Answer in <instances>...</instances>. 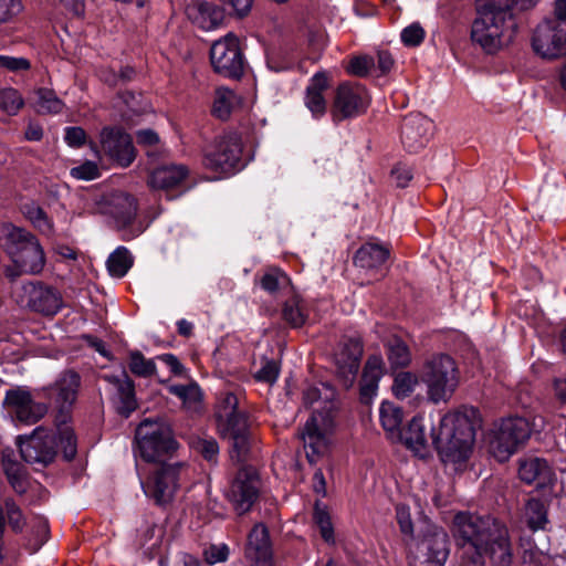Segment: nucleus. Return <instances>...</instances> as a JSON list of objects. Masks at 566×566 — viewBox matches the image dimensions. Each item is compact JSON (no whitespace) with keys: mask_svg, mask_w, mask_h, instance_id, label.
I'll return each mask as SVG.
<instances>
[{"mask_svg":"<svg viewBox=\"0 0 566 566\" xmlns=\"http://www.w3.org/2000/svg\"><path fill=\"white\" fill-rule=\"evenodd\" d=\"M453 536L457 544L472 547L492 566H511L514 559L509 530L491 516L460 512L453 518Z\"/></svg>","mask_w":566,"mask_h":566,"instance_id":"1","label":"nucleus"},{"mask_svg":"<svg viewBox=\"0 0 566 566\" xmlns=\"http://www.w3.org/2000/svg\"><path fill=\"white\" fill-rule=\"evenodd\" d=\"M481 427L479 410L463 406L443 415L431 428V439L441 461L458 467L473 452L476 429Z\"/></svg>","mask_w":566,"mask_h":566,"instance_id":"2","label":"nucleus"},{"mask_svg":"<svg viewBox=\"0 0 566 566\" xmlns=\"http://www.w3.org/2000/svg\"><path fill=\"white\" fill-rule=\"evenodd\" d=\"M509 0H478V18L471 38L486 53L509 45L516 33V21Z\"/></svg>","mask_w":566,"mask_h":566,"instance_id":"3","label":"nucleus"},{"mask_svg":"<svg viewBox=\"0 0 566 566\" xmlns=\"http://www.w3.org/2000/svg\"><path fill=\"white\" fill-rule=\"evenodd\" d=\"M135 455L147 463H164L179 449L172 428L164 420L145 419L135 431Z\"/></svg>","mask_w":566,"mask_h":566,"instance_id":"4","label":"nucleus"},{"mask_svg":"<svg viewBox=\"0 0 566 566\" xmlns=\"http://www.w3.org/2000/svg\"><path fill=\"white\" fill-rule=\"evenodd\" d=\"M7 237L11 245L9 253L14 264L8 268L6 274L10 279H15L20 274H38L45 264V256L38 239L30 232L10 227L7 229Z\"/></svg>","mask_w":566,"mask_h":566,"instance_id":"5","label":"nucleus"},{"mask_svg":"<svg viewBox=\"0 0 566 566\" xmlns=\"http://www.w3.org/2000/svg\"><path fill=\"white\" fill-rule=\"evenodd\" d=\"M420 377L427 385L429 399L434 403L447 402L459 385V371L455 361L444 354L429 358L423 364Z\"/></svg>","mask_w":566,"mask_h":566,"instance_id":"6","label":"nucleus"},{"mask_svg":"<svg viewBox=\"0 0 566 566\" xmlns=\"http://www.w3.org/2000/svg\"><path fill=\"white\" fill-rule=\"evenodd\" d=\"M531 437L530 422L523 417H509L494 423L490 432V453L500 462L509 460Z\"/></svg>","mask_w":566,"mask_h":566,"instance_id":"7","label":"nucleus"},{"mask_svg":"<svg viewBox=\"0 0 566 566\" xmlns=\"http://www.w3.org/2000/svg\"><path fill=\"white\" fill-rule=\"evenodd\" d=\"M241 136L231 132L214 139L203 151L202 164L217 174H233L242 167Z\"/></svg>","mask_w":566,"mask_h":566,"instance_id":"8","label":"nucleus"},{"mask_svg":"<svg viewBox=\"0 0 566 566\" xmlns=\"http://www.w3.org/2000/svg\"><path fill=\"white\" fill-rule=\"evenodd\" d=\"M333 427L331 410L324 412L314 410L306 421L301 439L310 463H315L327 451Z\"/></svg>","mask_w":566,"mask_h":566,"instance_id":"9","label":"nucleus"},{"mask_svg":"<svg viewBox=\"0 0 566 566\" xmlns=\"http://www.w3.org/2000/svg\"><path fill=\"white\" fill-rule=\"evenodd\" d=\"M370 104L366 87L359 83L344 82L335 91L331 116L335 123L364 114Z\"/></svg>","mask_w":566,"mask_h":566,"instance_id":"10","label":"nucleus"},{"mask_svg":"<svg viewBox=\"0 0 566 566\" xmlns=\"http://www.w3.org/2000/svg\"><path fill=\"white\" fill-rule=\"evenodd\" d=\"M96 156L102 158L101 153L120 167H128L136 158V149L133 138L122 127L106 126L99 133V149L91 144Z\"/></svg>","mask_w":566,"mask_h":566,"instance_id":"11","label":"nucleus"},{"mask_svg":"<svg viewBox=\"0 0 566 566\" xmlns=\"http://www.w3.org/2000/svg\"><path fill=\"white\" fill-rule=\"evenodd\" d=\"M184 463L161 464L157 467L146 479L140 481L146 496L153 499L156 504L169 503L179 488V479Z\"/></svg>","mask_w":566,"mask_h":566,"instance_id":"12","label":"nucleus"},{"mask_svg":"<svg viewBox=\"0 0 566 566\" xmlns=\"http://www.w3.org/2000/svg\"><path fill=\"white\" fill-rule=\"evenodd\" d=\"M213 70L224 77L239 78L243 74L244 59L238 36L230 32L216 41L210 49Z\"/></svg>","mask_w":566,"mask_h":566,"instance_id":"13","label":"nucleus"},{"mask_svg":"<svg viewBox=\"0 0 566 566\" xmlns=\"http://www.w3.org/2000/svg\"><path fill=\"white\" fill-rule=\"evenodd\" d=\"M3 406L14 422L27 426L36 423L48 412V406L35 401L31 391L25 387L7 390Z\"/></svg>","mask_w":566,"mask_h":566,"instance_id":"14","label":"nucleus"},{"mask_svg":"<svg viewBox=\"0 0 566 566\" xmlns=\"http://www.w3.org/2000/svg\"><path fill=\"white\" fill-rule=\"evenodd\" d=\"M17 444L22 459L28 463H51L57 453L55 432L38 427L31 436H19Z\"/></svg>","mask_w":566,"mask_h":566,"instance_id":"15","label":"nucleus"},{"mask_svg":"<svg viewBox=\"0 0 566 566\" xmlns=\"http://www.w3.org/2000/svg\"><path fill=\"white\" fill-rule=\"evenodd\" d=\"M260 488V478L254 468L242 467L238 470L231 481L227 497L239 515L251 510L259 499Z\"/></svg>","mask_w":566,"mask_h":566,"instance_id":"16","label":"nucleus"},{"mask_svg":"<svg viewBox=\"0 0 566 566\" xmlns=\"http://www.w3.org/2000/svg\"><path fill=\"white\" fill-rule=\"evenodd\" d=\"M536 54L554 60L566 54V22L546 20L537 25L532 38Z\"/></svg>","mask_w":566,"mask_h":566,"instance_id":"17","label":"nucleus"},{"mask_svg":"<svg viewBox=\"0 0 566 566\" xmlns=\"http://www.w3.org/2000/svg\"><path fill=\"white\" fill-rule=\"evenodd\" d=\"M221 436L231 444V458L238 462L247 459L252 436L247 410L218 421Z\"/></svg>","mask_w":566,"mask_h":566,"instance_id":"18","label":"nucleus"},{"mask_svg":"<svg viewBox=\"0 0 566 566\" xmlns=\"http://www.w3.org/2000/svg\"><path fill=\"white\" fill-rule=\"evenodd\" d=\"M432 122L420 113L407 115L401 124V143L409 153H417L429 142Z\"/></svg>","mask_w":566,"mask_h":566,"instance_id":"19","label":"nucleus"},{"mask_svg":"<svg viewBox=\"0 0 566 566\" xmlns=\"http://www.w3.org/2000/svg\"><path fill=\"white\" fill-rule=\"evenodd\" d=\"M244 560V566H273L272 545L264 524H255L249 533Z\"/></svg>","mask_w":566,"mask_h":566,"instance_id":"20","label":"nucleus"},{"mask_svg":"<svg viewBox=\"0 0 566 566\" xmlns=\"http://www.w3.org/2000/svg\"><path fill=\"white\" fill-rule=\"evenodd\" d=\"M80 385L81 377L77 373L64 371L52 386L45 389L46 397L61 413H66L76 400Z\"/></svg>","mask_w":566,"mask_h":566,"instance_id":"21","label":"nucleus"},{"mask_svg":"<svg viewBox=\"0 0 566 566\" xmlns=\"http://www.w3.org/2000/svg\"><path fill=\"white\" fill-rule=\"evenodd\" d=\"M28 295L27 305L34 312L45 316L56 315L63 307L61 293L41 283H30L23 286Z\"/></svg>","mask_w":566,"mask_h":566,"instance_id":"22","label":"nucleus"},{"mask_svg":"<svg viewBox=\"0 0 566 566\" xmlns=\"http://www.w3.org/2000/svg\"><path fill=\"white\" fill-rule=\"evenodd\" d=\"M363 350L359 337H348L342 342L339 350L335 354L338 374L344 378L346 387L352 386L356 378Z\"/></svg>","mask_w":566,"mask_h":566,"instance_id":"23","label":"nucleus"},{"mask_svg":"<svg viewBox=\"0 0 566 566\" xmlns=\"http://www.w3.org/2000/svg\"><path fill=\"white\" fill-rule=\"evenodd\" d=\"M427 566H443L449 556V537L441 527L430 526L419 543Z\"/></svg>","mask_w":566,"mask_h":566,"instance_id":"24","label":"nucleus"},{"mask_svg":"<svg viewBox=\"0 0 566 566\" xmlns=\"http://www.w3.org/2000/svg\"><path fill=\"white\" fill-rule=\"evenodd\" d=\"M518 478L526 484L546 488L555 482V473L549 463L537 457H527L518 462Z\"/></svg>","mask_w":566,"mask_h":566,"instance_id":"25","label":"nucleus"},{"mask_svg":"<svg viewBox=\"0 0 566 566\" xmlns=\"http://www.w3.org/2000/svg\"><path fill=\"white\" fill-rule=\"evenodd\" d=\"M189 170L185 165H164L155 168L148 178V185L154 189L169 191L179 189L188 177Z\"/></svg>","mask_w":566,"mask_h":566,"instance_id":"26","label":"nucleus"},{"mask_svg":"<svg viewBox=\"0 0 566 566\" xmlns=\"http://www.w3.org/2000/svg\"><path fill=\"white\" fill-rule=\"evenodd\" d=\"M328 85L327 74L318 72L312 76L306 86L304 104L315 118H321L326 113L327 103L324 92L328 88Z\"/></svg>","mask_w":566,"mask_h":566,"instance_id":"27","label":"nucleus"},{"mask_svg":"<svg viewBox=\"0 0 566 566\" xmlns=\"http://www.w3.org/2000/svg\"><path fill=\"white\" fill-rule=\"evenodd\" d=\"M389 255V245L377 242H366L356 251L354 264L366 271L380 272Z\"/></svg>","mask_w":566,"mask_h":566,"instance_id":"28","label":"nucleus"},{"mask_svg":"<svg viewBox=\"0 0 566 566\" xmlns=\"http://www.w3.org/2000/svg\"><path fill=\"white\" fill-rule=\"evenodd\" d=\"M108 213L114 219L116 227L124 229L130 226L136 218L137 201L128 193H115L109 201Z\"/></svg>","mask_w":566,"mask_h":566,"instance_id":"29","label":"nucleus"},{"mask_svg":"<svg viewBox=\"0 0 566 566\" xmlns=\"http://www.w3.org/2000/svg\"><path fill=\"white\" fill-rule=\"evenodd\" d=\"M189 17L202 30H211L219 27L224 19V10L208 1H197L188 11Z\"/></svg>","mask_w":566,"mask_h":566,"instance_id":"30","label":"nucleus"},{"mask_svg":"<svg viewBox=\"0 0 566 566\" xmlns=\"http://www.w3.org/2000/svg\"><path fill=\"white\" fill-rule=\"evenodd\" d=\"M382 376V360L378 356L367 359L360 380V401L369 403L376 396L378 382Z\"/></svg>","mask_w":566,"mask_h":566,"instance_id":"31","label":"nucleus"},{"mask_svg":"<svg viewBox=\"0 0 566 566\" xmlns=\"http://www.w3.org/2000/svg\"><path fill=\"white\" fill-rule=\"evenodd\" d=\"M397 438L419 457H426L428 444L422 417H413L408 427Z\"/></svg>","mask_w":566,"mask_h":566,"instance_id":"32","label":"nucleus"},{"mask_svg":"<svg viewBox=\"0 0 566 566\" xmlns=\"http://www.w3.org/2000/svg\"><path fill=\"white\" fill-rule=\"evenodd\" d=\"M114 384L117 389V412L127 418L137 409L134 381L127 376V374H124L123 378H116Z\"/></svg>","mask_w":566,"mask_h":566,"instance_id":"33","label":"nucleus"},{"mask_svg":"<svg viewBox=\"0 0 566 566\" xmlns=\"http://www.w3.org/2000/svg\"><path fill=\"white\" fill-rule=\"evenodd\" d=\"M380 422L384 430L390 438H397L401 432V423L403 419L402 409L394 402L384 401L379 409Z\"/></svg>","mask_w":566,"mask_h":566,"instance_id":"34","label":"nucleus"},{"mask_svg":"<svg viewBox=\"0 0 566 566\" xmlns=\"http://www.w3.org/2000/svg\"><path fill=\"white\" fill-rule=\"evenodd\" d=\"M524 516L530 530H545L548 524V505L539 499H530L525 505Z\"/></svg>","mask_w":566,"mask_h":566,"instance_id":"35","label":"nucleus"},{"mask_svg":"<svg viewBox=\"0 0 566 566\" xmlns=\"http://www.w3.org/2000/svg\"><path fill=\"white\" fill-rule=\"evenodd\" d=\"M133 256L127 248L118 247L106 261L107 270L114 277H123L133 266Z\"/></svg>","mask_w":566,"mask_h":566,"instance_id":"36","label":"nucleus"},{"mask_svg":"<svg viewBox=\"0 0 566 566\" xmlns=\"http://www.w3.org/2000/svg\"><path fill=\"white\" fill-rule=\"evenodd\" d=\"M169 392L178 397L187 409L197 410L200 407L202 394L196 382L172 385Z\"/></svg>","mask_w":566,"mask_h":566,"instance_id":"37","label":"nucleus"},{"mask_svg":"<svg viewBox=\"0 0 566 566\" xmlns=\"http://www.w3.org/2000/svg\"><path fill=\"white\" fill-rule=\"evenodd\" d=\"M35 111L39 114H59L64 107V103L56 94L49 88H39L35 93Z\"/></svg>","mask_w":566,"mask_h":566,"instance_id":"38","label":"nucleus"},{"mask_svg":"<svg viewBox=\"0 0 566 566\" xmlns=\"http://www.w3.org/2000/svg\"><path fill=\"white\" fill-rule=\"evenodd\" d=\"M282 316L292 327H301L307 318L304 302L297 296L289 298L283 305Z\"/></svg>","mask_w":566,"mask_h":566,"instance_id":"39","label":"nucleus"},{"mask_svg":"<svg viewBox=\"0 0 566 566\" xmlns=\"http://www.w3.org/2000/svg\"><path fill=\"white\" fill-rule=\"evenodd\" d=\"M387 356L392 367H406L411 361L409 347L400 338L394 337L387 343Z\"/></svg>","mask_w":566,"mask_h":566,"instance_id":"40","label":"nucleus"},{"mask_svg":"<svg viewBox=\"0 0 566 566\" xmlns=\"http://www.w3.org/2000/svg\"><path fill=\"white\" fill-rule=\"evenodd\" d=\"M128 356V368L133 375L149 378L156 374L157 367L154 359H147L139 350H132Z\"/></svg>","mask_w":566,"mask_h":566,"instance_id":"41","label":"nucleus"},{"mask_svg":"<svg viewBox=\"0 0 566 566\" xmlns=\"http://www.w3.org/2000/svg\"><path fill=\"white\" fill-rule=\"evenodd\" d=\"M234 101V93L226 87L216 90L212 114L214 117L226 120L229 118Z\"/></svg>","mask_w":566,"mask_h":566,"instance_id":"42","label":"nucleus"},{"mask_svg":"<svg viewBox=\"0 0 566 566\" xmlns=\"http://www.w3.org/2000/svg\"><path fill=\"white\" fill-rule=\"evenodd\" d=\"M2 506L9 527L14 533H21L27 524V518L21 507L11 497H6L2 502Z\"/></svg>","mask_w":566,"mask_h":566,"instance_id":"43","label":"nucleus"},{"mask_svg":"<svg viewBox=\"0 0 566 566\" xmlns=\"http://www.w3.org/2000/svg\"><path fill=\"white\" fill-rule=\"evenodd\" d=\"M243 411H245V409L241 406L239 395L230 391L224 392L219 399L217 420L220 421Z\"/></svg>","mask_w":566,"mask_h":566,"instance_id":"44","label":"nucleus"},{"mask_svg":"<svg viewBox=\"0 0 566 566\" xmlns=\"http://www.w3.org/2000/svg\"><path fill=\"white\" fill-rule=\"evenodd\" d=\"M56 443L57 450H61L63 457L66 461H71L76 455V438L74 431L71 427H60L57 428Z\"/></svg>","mask_w":566,"mask_h":566,"instance_id":"45","label":"nucleus"},{"mask_svg":"<svg viewBox=\"0 0 566 566\" xmlns=\"http://www.w3.org/2000/svg\"><path fill=\"white\" fill-rule=\"evenodd\" d=\"M3 469L12 489L19 494L25 493L27 480L22 465L11 460H4Z\"/></svg>","mask_w":566,"mask_h":566,"instance_id":"46","label":"nucleus"},{"mask_svg":"<svg viewBox=\"0 0 566 566\" xmlns=\"http://www.w3.org/2000/svg\"><path fill=\"white\" fill-rule=\"evenodd\" d=\"M24 99L18 90L6 87L0 90V111L13 116L23 107Z\"/></svg>","mask_w":566,"mask_h":566,"instance_id":"47","label":"nucleus"},{"mask_svg":"<svg viewBox=\"0 0 566 566\" xmlns=\"http://www.w3.org/2000/svg\"><path fill=\"white\" fill-rule=\"evenodd\" d=\"M289 282V276L277 268L269 269L260 279L261 287L271 294L287 285Z\"/></svg>","mask_w":566,"mask_h":566,"instance_id":"48","label":"nucleus"},{"mask_svg":"<svg viewBox=\"0 0 566 566\" xmlns=\"http://www.w3.org/2000/svg\"><path fill=\"white\" fill-rule=\"evenodd\" d=\"M418 384V377L410 371H400L395 376L392 391L397 398L408 397Z\"/></svg>","mask_w":566,"mask_h":566,"instance_id":"49","label":"nucleus"},{"mask_svg":"<svg viewBox=\"0 0 566 566\" xmlns=\"http://www.w3.org/2000/svg\"><path fill=\"white\" fill-rule=\"evenodd\" d=\"M375 59L371 55H357L349 59L345 70L348 74L365 77L375 67Z\"/></svg>","mask_w":566,"mask_h":566,"instance_id":"50","label":"nucleus"},{"mask_svg":"<svg viewBox=\"0 0 566 566\" xmlns=\"http://www.w3.org/2000/svg\"><path fill=\"white\" fill-rule=\"evenodd\" d=\"M314 521L319 528L321 535L325 542L329 543L334 541V528L331 520V515L326 509L321 507L318 504L314 509Z\"/></svg>","mask_w":566,"mask_h":566,"instance_id":"51","label":"nucleus"},{"mask_svg":"<svg viewBox=\"0 0 566 566\" xmlns=\"http://www.w3.org/2000/svg\"><path fill=\"white\" fill-rule=\"evenodd\" d=\"M426 36V32L420 23L415 22L406 27L400 34L401 41L406 46L415 48L420 45Z\"/></svg>","mask_w":566,"mask_h":566,"instance_id":"52","label":"nucleus"},{"mask_svg":"<svg viewBox=\"0 0 566 566\" xmlns=\"http://www.w3.org/2000/svg\"><path fill=\"white\" fill-rule=\"evenodd\" d=\"M22 10V0H0V24L12 21Z\"/></svg>","mask_w":566,"mask_h":566,"instance_id":"53","label":"nucleus"},{"mask_svg":"<svg viewBox=\"0 0 566 566\" xmlns=\"http://www.w3.org/2000/svg\"><path fill=\"white\" fill-rule=\"evenodd\" d=\"M193 448L207 461L216 462L219 454V446L214 439H199L193 443Z\"/></svg>","mask_w":566,"mask_h":566,"instance_id":"54","label":"nucleus"},{"mask_svg":"<svg viewBox=\"0 0 566 566\" xmlns=\"http://www.w3.org/2000/svg\"><path fill=\"white\" fill-rule=\"evenodd\" d=\"M25 213L30 221L42 232L51 231L52 224L42 208L32 206L28 208Z\"/></svg>","mask_w":566,"mask_h":566,"instance_id":"55","label":"nucleus"},{"mask_svg":"<svg viewBox=\"0 0 566 566\" xmlns=\"http://www.w3.org/2000/svg\"><path fill=\"white\" fill-rule=\"evenodd\" d=\"M71 176L82 180H93L99 177L98 166L93 161H85L71 169Z\"/></svg>","mask_w":566,"mask_h":566,"instance_id":"56","label":"nucleus"},{"mask_svg":"<svg viewBox=\"0 0 566 566\" xmlns=\"http://www.w3.org/2000/svg\"><path fill=\"white\" fill-rule=\"evenodd\" d=\"M203 555L206 562L210 565L223 563L229 557V547L227 544L210 545Z\"/></svg>","mask_w":566,"mask_h":566,"instance_id":"57","label":"nucleus"},{"mask_svg":"<svg viewBox=\"0 0 566 566\" xmlns=\"http://www.w3.org/2000/svg\"><path fill=\"white\" fill-rule=\"evenodd\" d=\"M0 69H4L10 72L27 71L30 69V62L24 57L0 54Z\"/></svg>","mask_w":566,"mask_h":566,"instance_id":"58","label":"nucleus"},{"mask_svg":"<svg viewBox=\"0 0 566 566\" xmlns=\"http://www.w3.org/2000/svg\"><path fill=\"white\" fill-rule=\"evenodd\" d=\"M280 368L274 360H266L261 369L255 374L259 381L273 384L279 377Z\"/></svg>","mask_w":566,"mask_h":566,"instance_id":"59","label":"nucleus"},{"mask_svg":"<svg viewBox=\"0 0 566 566\" xmlns=\"http://www.w3.org/2000/svg\"><path fill=\"white\" fill-rule=\"evenodd\" d=\"M64 139L71 147H81L86 142V133L82 127H67Z\"/></svg>","mask_w":566,"mask_h":566,"instance_id":"60","label":"nucleus"},{"mask_svg":"<svg viewBox=\"0 0 566 566\" xmlns=\"http://www.w3.org/2000/svg\"><path fill=\"white\" fill-rule=\"evenodd\" d=\"M136 140L143 147H156L159 144V136L151 129H142L137 132Z\"/></svg>","mask_w":566,"mask_h":566,"instance_id":"61","label":"nucleus"},{"mask_svg":"<svg viewBox=\"0 0 566 566\" xmlns=\"http://www.w3.org/2000/svg\"><path fill=\"white\" fill-rule=\"evenodd\" d=\"M254 0H220L223 4L231 7L238 17H245L252 8Z\"/></svg>","mask_w":566,"mask_h":566,"instance_id":"62","label":"nucleus"},{"mask_svg":"<svg viewBox=\"0 0 566 566\" xmlns=\"http://www.w3.org/2000/svg\"><path fill=\"white\" fill-rule=\"evenodd\" d=\"M392 176L396 180L397 186L400 188L407 187L409 181L412 179L411 169L401 165L392 169Z\"/></svg>","mask_w":566,"mask_h":566,"instance_id":"63","label":"nucleus"},{"mask_svg":"<svg viewBox=\"0 0 566 566\" xmlns=\"http://www.w3.org/2000/svg\"><path fill=\"white\" fill-rule=\"evenodd\" d=\"M157 358L166 364L174 375L180 376L185 373L184 365L174 354H161Z\"/></svg>","mask_w":566,"mask_h":566,"instance_id":"64","label":"nucleus"}]
</instances>
